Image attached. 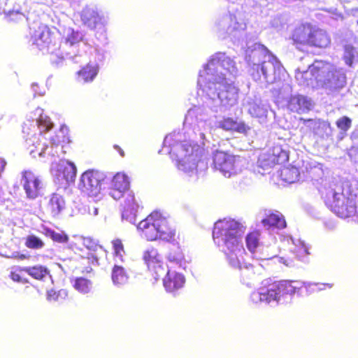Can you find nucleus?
<instances>
[{"instance_id":"1","label":"nucleus","mask_w":358,"mask_h":358,"mask_svg":"<svg viewBox=\"0 0 358 358\" xmlns=\"http://www.w3.org/2000/svg\"><path fill=\"white\" fill-rule=\"evenodd\" d=\"M219 36L229 37L231 42L245 51V60L248 71L255 81L275 83L273 90H278L279 98H286L292 92L289 82L281 83L285 69L275 56L263 45L255 41L252 35L246 31V23L240 12L228 13L222 16L216 22Z\"/></svg>"},{"instance_id":"2","label":"nucleus","mask_w":358,"mask_h":358,"mask_svg":"<svg viewBox=\"0 0 358 358\" xmlns=\"http://www.w3.org/2000/svg\"><path fill=\"white\" fill-rule=\"evenodd\" d=\"M183 132L174 131L166 135L159 153L169 154L176 161L180 171L192 176L199 168L206 169L201 160L202 146L209 141L210 127L208 115L203 106H194L188 110L184 120Z\"/></svg>"},{"instance_id":"3","label":"nucleus","mask_w":358,"mask_h":358,"mask_svg":"<svg viewBox=\"0 0 358 358\" xmlns=\"http://www.w3.org/2000/svg\"><path fill=\"white\" fill-rule=\"evenodd\" d=\"M238 72L234 59L220 52L214 54L199 71L197 84L213 112L225 113L238 103L239 90L232 80Z\"/></svg>"},{"instance_id":"4","label":"nucleus","mask_w":358,"mask_h":358,"mask_svg":"<svg viewBox=\"0 0 358 358\" xmlns=\"http://www.w3.org/2000/svg\"><path fill=\"white\" fill-rule=\"evenodd\" d=\"M31 40L43 54L50 55V62L57 66L62 64L65 59L73 63L85 60L87 47L82 32L67 28L64 31L63 40L59 42L51 34L49 28L43 24L34 23L30 27Z\"/></svg>"},{"instance_id":"5","label":"nucleus","mask_w":358,"mask_h":358,"mask_svg":"<svg viewBox=\"0 0 358 358\" xmlns=\"http://www.w3.org/2000/svg\"><path fill=\"white\" fill-rule=\"evenodd\" d=\"M245 227L234 219H223L215 223L213 238L215 244L224 253L231 267H239L245 255L243 236Z\"/></svg>"},{"instance_id":"6","label":"nucleus","mask_w":358,"mask_h":358,"mask_svg":"<svg viewBox=\"0 0 358 358\" xmlns=\"http://www.w3.org/2000/svg\"><path fill=\"white\" fill-rule=\"evenodd\" d=\"M316 282L297 280H280L269 283L268 280L253 291L250 296V301L254 304H268L275 306L285 303L291 299L295 293L302 292L304 288L308 294L316 292Z\"/></svg>"},{"instance_id":"7","label":"nucleus","mask_w":358,"mask_h":358,"mask_svg":"<svg viewBox=\"0 0 358 358\" xmlns=\"http://www.w3.org/2000/svg\"><path fill=\"white\" fill-rule=\"evenodd\" d=\"M34 113L33 123L37 127L40 131V136L45 141L42 143V139L38 136L34 135L31 138L26 140V144L29 150L30 155L33 157H36V155L41 157L46 155L51 157H59V152L62 151V147L59 145L61 142L57 135L52 136L50 135L48 140L46 137L43 136L42 133L46 134L47 131L52 128L53 123L50 117L43 114V110L37 108Z\"/></svg>"},{"instance_id":"8","label":"nucleus","mask_w":358,"mask_h":358,"mask_svg":"<svg viewBox=\"0 0 358 358\" xmlns=\"http://www.w3.org/2000/svg\"><path fill=\"white\" fill-rule=\"evenodd\" d=\"M325 205L341 218L358 217V189L336 187L323 193Z\"/></svg>"},{"instance_id":"9","label":"nucleus","mask_w":358,"mask_h":358,"mask_svg":"<svg viewBox=\"0 0 358 358\" xmlns=\"http://www.w3.org/2000/svg\"><path fill=\"white\" fill-rule=\"evenodd\" d=\"M141 235L148 241L160 239L166 241H174L176 229L173 228L167 218L159 211H154L137 225Z\"/></svg>"},{"instance_id":"10","label":"nucleus","mask_w":358,"mask_h":358,"mask_svg":"<svg viewBox=\"0 0 358 358\" xmlns=\"http://www.w3.org/2000/svg\"><path fill=\"white\" fill-rule=\"evenodd\" d=\"M346 85V70L324 62L321 77H319V87L324 90L327 95L337 97L341 95Z\"/></svg>"},{"instance_id":"11","label":"nucleus","mask_w":358,"mask_h":358,"mask_svg":"<svg viewBox=\"0 0 358 358\" xmlns=\"http://www.w3.org/2000/svg\"><path fill=\"white\" fill-rule=\"evenodd\" d=\"M213 160L214 168L226 178L241 173L246 162L244 157L219 150L213 152Z\"/></svg>"},{"instance_id":"12","label":"nucleus","mask_w":358,"mask_h":358,"mask_svg":"<svg viewBox=\"0 0 358 358\" xmlns=\"http://www.w3.org/2000/svg\"><path fill=\"white\" fill-rule=\"evenodd\" d=\"M87 47L84 49L81 47L80 50L86 51L87 57L83 62L87 59H89V62L78 72V80L84 83H90L94 80L99 71V63L105 59V51L103 50L91 47L87 43ZM79 64H81V62Z\"/></svg>"},{"instance_id":"13","label":"nucleus","mask_w":358,"mask_h":358,"mask_svg":"<svg viewBox=\"0 0 358 358\" xmlns=\"http://www.w3.org/2000/svg\"><path fill=\"white\" fill-rule=\"evenodd\" d=\"M303 180H310L317 188L324 199L323 193L328 189L341 187V185L332 182H327V178H324V171L321 164L311 162L307 164L305 166V171L302 169Z\"/></svg>"},{"instance_id":"14","label":"nucleus","mask_w":358,"mask_h":358,"mask_svg":"<svg viewBox=\"0 0 358 358\" xmlns=\"http://www.w3.org/2000/svg\"><path fill=\"white\" fill-rule=\"evenodd\" d=\"M108 180L109 179L104 178L101 173L88 170L82 174L78 188L90 197H97L101 192L102 185L107 183Z\"/></svg>"},{"instance_id":"15","label":"nucleus","mask_w":358,"mask_h":358,"mask_svg":"<svg viewBox=\"0 0 358 358\" xmlns=\"http://www.w3.org/2000/svg\"><path fill=\"white\" fill-rule=\"evenodd\" d=\"M20 185L29 200H34L43 194L45 185L42 178L31 171L22 172Z\"/></svg>"},{"instance_id":"16","label":"nucleus","mask_w":358,"mask_h":358,"mask_svg":"<svg viewBox=\"0 0 358 358\" xmlns=\"http://www.w3.org/2000/svg\"><path fill=\"white\" fill-rule=\"evenodd\" d=\"M83 23L91 29H97L100 32L99 37L102 38L103 42H106L107 20L101 15L97 10L92 8L87 7L83 9L81 15Z\"/></svg>"},{"instance_id":"17","label":"nucleus","mask_w":358,"mask_h":358,"mask_svg":"<svg viewBox=\"0 0 358 358\" xmlns=\"http://www.w3.org/2000/svg\"><path fill=\"white\" fill-rule=\"evenodd\" d=\"M243 106L252 117L258 118L259 121L265 120L269 109L267 102L262 101L259 95L254 93L245 96Z\"/></svg>"},{"instance_id":"18","label":"nucleus","mask_w":358,"mask_h":358,"mask_svg":"<svg viewBox=\"0 0 358 358\" xmlns=\"http://www.w3.org/2000/svg\"><path fill=\"white\" fill-rule=\"evenodd\" d=\"M324 62L323 61H315L309 66L306 71L298 70L295 74L296 80L300 85L307 86L313 85L315 81L319 86V77H321Z\"/></svg>"},{"instance_id":"19","label":"nucleus","mask_w":358,"mask_h":358,"mask_svg":"<svg viewBox=\"0 0 358 358\" xmlns=\"http://www.w3.org/2000/svg\"><path fill=\"white\" fill-rule=\"evenodd\" d=\"M129 181L128 177L124 174L118 173L113 176L110 182L109 195L115 200H118L123 196L124 194H133L129 190Z\"/></svg>"},{"instance_id":"20","label":"nucleus","mask_w":358,"mask_h":358,"mask_svg":"<svg viewBox=\"0 0 358 358\" xmlns=\"http://www.w3.org/2000/svg\"><path fill=\"white\" fill-rule=\"evenodd\" d=\"M217 127L224 131L236 132L241 134L248 135L251 130L250 126L238 118L224 117L217 121Z\"/></svg>"},{"instance_id":"21","label":"nucleus","mask_w":358,"mask_h":358,"mask_svg":"<svg viewBox=\"0 0 358 358\" xmlns=\"http://www.w3.org/2000/svg\"><path fill=\"white\" fill-rule=\"evenodd\" d=\"M313 101L311 99L303 95L292 96L288 102V108L297 113H304L313 108Z\"/></svg>"},{"instance_id":"22","label":"nucleus","mask_w":358,"mask_h":358,"mask_svg":"<svg viewBox=\"0 0 358 358\" xmlns=\"http://www.w3.org/2000/svg\"><path fill=\"white\" fill-rule=\"evenodd\" d=\"M330 43V36L326 31L311 27L308 45L325 48L329 45Z\"/></svg>"},{"instance_id":"23","label":"nucleus","mask_w":358,"mask_h":358,"mask_svg":"<svg viewBox=\"0 0 358 358\" xmlns=\"http://www.w3.org/2000/svg\"><path fill=\"white\" fill-rule=\"evenodd\" d=\"M185 279L183 275L176 271H168L163 278V284L166 290L169 292H174L182 288Z\"/></svg>"},{"instance_id":"24","label":"nucleus","mask_w":358,"mask_h":358,"mask_svg":"<svg viewBox=\"0 0 358 358\" xmlns=\"http://www.w3.org/2000/svg\"><path fill=\"white\" fill-rule=\"evenodd\" d=\"M138 204L135 200L134 194L129 193L125 199L122 217L131 224H135Z\"/></svg>"},{"instance_id":"25","label":"nucleus","mask_w":358,"mask_h":358,"mask_svg":"<svg viewBox=\"0 0 358 358\" xmlns=\"http://www.w3.org/2000/svg\"><path fill=\"white\" fill-rule=\"evenodd\" d=\"M264 227L270 232H274L286 227V222L283 215L279 212L271 213L262 220Z\"/></svg>"},{"instance_id":"26","label":"nucleus","mask_w":358,"mask_h":358,"mask_svg":"<svg viewBox=\"0 0 358 358\" xmlns=\"http://www.w3.org/2000/svg\"><path fill=\"white\" fill-rule=\"evenodd\" d=\"M283 240L286 241L288 243L291 242L293 244L294 248L292 250L300 261L303 262L308 261L309 248L303 241L299 238H293L292 236L284 237Z\"/></svg>"},{"instance_id":"27","label":"nucleus","mask_w":358,"mask_h":358,"mask_svg":"<svg viewBox=\"0 0 358 358\" xmlns=\"http://www.w3.org/2000/svg\"><path fill=\"white\" fill-rule=\"evenodd\" d=\"M122 263L115 262L112 269L111 278L114 285L121 287L128 282L129 275L124 268Z\"/></svg>"},{"instance_id":"28","label":"nucleus","mask_w":358,"mask_h":358,"mask_svg":"<svg viewBox=\"0 0 358 358\" xmlns=\"http://www.w3.org/2000/svg\"><path fill=\"white\" fill-rule=\"evenodd\" d=\"M244 257L245 255L243 257V262L241 264V266L233 268H238L241 271V275L243 283L248 286H250L252 285V281L255 280L256 275L254 266L251 264L246 263Z\"/></svg>"},{"instance_id":"29","label":"nucleus","mask_w":358,"mask_h":358,"mask_svg":"<svg viewBox=\"0 0 358 358\" xmlns=\"http://www.w3.org/2000/svg\"><path fill=\"white\" fill-rule=\"evenodd\" d=\"M311 27L300 25L293 31L292 39L295 44L308 45Z\"/></svg>"},{"instance_id":"30","label":"nucleus","mask_w":358,"mask_h":358,"mask_svg":"<svg viewBox=\"0 0 358 358\" xmlns=\"http://www.w3.org/2000/svg\"><path fill=\"white\" fill-rule=\"evenodd\" d=\"M24 271L36 280H45L46 278H51L48 269L41 265L25 267Z\"/></svg>"},{"instance_id":"31","label":"nucleus","mask_w":358,"mask_h":358,"mask_svg":"<svg viewBox=\"0 0 358 358\" xmlns=\"http://www.w3.org/2000/svg\"><path fill=\"white\" fill-rule=\"evenodd\" d=\"M65 201L63 197L58 194H53L49 201L48 208L53 216L58 215L64 208Z\"/></svg>"},{"instance_id":"32","label":"nucleus","mask_w":358,"mask_h":358,"mask_svg":"<svg viewBox=\"0 0 358 358\" xmlns=\"http://www.w3.org/2000/svg\"><path fill=\"white\" fill-rule=\"evenodd\" d=\"M343 59L345 64L352 67L353 64L358 61V52L352 45H345L343 48Z\"/></svg>"},{"instance_id":"33","label":"nucleus","mask_w":358,"mask_h":358,"mask_svg":"<svg viewBox=\"0 0 358 358\" xmlns=\"http://www.w3.org/2000/svg\"><path fill=\"white\" fill-rule=\"evenodd\" d=\"M283 180L289 183H294L299 180H303L302 171L300 172L296 167L285 169L282 171Z\"/></svg>"},{"instance_id":"34","label":"nucleus","mask_w":358,"mask_h":358,"mask_svg":"<svg viewBox=\"0 0 358 358\" xmlns=\"http://www.w3.org/2000/svg\"><path fill=\"white\" fill-rule=\"evenodd\" d=\"M167 259L171 264L178 266L180 268H185L186 262L184 258L181 250L177 248L176 250H171L168 256Z\"/></svg>"},{"instance_id":"35","label":"nucleus","mask_w":358,"mask_h":358,"mask_svg":"<svg viewBox=\"0 0 358 358\" xmlns=\"http://www.w3.org/2000/svg\"><path fill=\"white\" fill-rule=\"evenodd\" d=\"M143 260L145 261V263L147 264V266L149 268L150 267L153 266L154 264H157L158 262L162 260V257L159 255L158 251L155 248H150L144 252Z\"/></svg>"},{"instance_id":"36","label":"nucleus","mask_w":358,"mask_h":358,"mask_svg":"<svg viewBox=\"0 0 358 358\" xmlns=\"http://www.w3.org/2000/svg\"><path fill=\"white\" fill-rule=\"evenodd\" d=\"M112 245L114 251V262L117 263H124L125 252L122 241L119 238L115 239L112 241Z\"/></svg>"},{"instance_id":"37","label":"nucleus","mask_w":358,"mask_h":358,"mask_svg":"<svg viewBox=\"0 0 358 358\" xmlns=\"http://www.w3.org/2000/svg\"><path fill=\"white\" fill-rule=\"evenodd\" d=\"M150 271L152 273L153 278L157 280L160 278H164L166 275L168 271H170L168 268V266L164 264L162 260H160L148 268Z\"/></svg>"},{"instance_id":"38","label":"nucleus","mask_w":358,"mask_h":358,"mask_svg":"<svg viewBox=\"0 0 358 358\" xmlns=\"http://www.w3.org/2000/svg\"><path fill=\"white\" fill-rule=\"evenodd\" d=\"M43 233L48 237H50L53 241L65 243L68 241V236L63 231L57 232L52 229L48 227H43Z\"/></svg>"},{"instance_id":"39","label":"nucleus","mask_w":358,"mask_h":358,"mask_svg":"<svg viewBox=\"0 0 358 358\" xmlns=\"http://www.w3.org/2000/svg\"><path fill=\"white\" fill-rule=\"evenodd\" d=\"M259 234L258 231H253L245 237L246 246L248 250L254 255L259 244Z\"/></svg>"},{"instance_id":"40","label":"nucleus","mask_w":358,"mask_h":358,"mask_svg":"<svg viewBox=\"0 0 358 358\" xmlns=\"http://www.w3.org/2000/svg\"><path fill=\"white\" fill-rule=\"evenodd\" d=\"M73 287L79 292L83 294L88 293L92 287L91 282L85 278H77L73 281Z\"/></svg>"},{"instance_id":"41","label":"nucleus","mask_w":358,"mask_h":358,"mask_svg":"<svg viewBox=\"0 0 358 358\" xmlns=\"http://www.w3.org/2000/svg\"><path fill=\"white\" fill-rule=\"evenodd\" d=\"M24 245L28 248L34 250H40L45 246L44 242L34 234L29 235L26 237Z\"/></svg>"},{"instance_id":"42","label":"nucleus","mask_w":358,"mask_h":358,"mask_svg":"<svg viewBox=\"0 0 358 358\" xmlns=\"http://www.w3.org/2000/svg\"><path fill=\"white\" fill-rule=\"evenodd\" d=\"M64 166L63 176L67 182L72 181L74 180L76 174V167L74 164L66 161V165H62Z\"/></svg>"},{"instance_id":"43","label":"nucleus","mask_w":358,"mask_h":358,"mask_svg":"<svg viewBox=\"0 0 358 358\" xmlns=\"http://www.w3.org/2000/svg\"><path fill=\"white\" fill-rule=\"evenodd\" d=\"M68 293L66 289H60L59 291H55L53 289H50L47 292V300L48 301H59L66 299Z\"/></svg>"},{"instance_id":"44","label":"nucleus","mask_w":358,"mask_h":358,"mask_svg":"<svg viewBox=\"0 0 358 358\" xmlns=\"http://www.w3.org/2000/svg\"><path fill=\"white\" fill-rule=\"evenodd\" d=\"M273 155L275 157L273 161L277 164H283L288 160L287 153L280 148L274 149Z\"/></svg>"},{"instance_id":"45","label":"nucleus","mask_w":358,"mask_h":358,"mask_svg":"<svg viewBox=\"0 0 358 358\" xmlns=\"http://www.w3.org/2000/svg\"><path fill=\"white\" fill-rule=\"evenodd\" d=\"M336 124L341 131L345 133L351 127L352 120L350 117L343 116L336 121Z\"/></svg>"},{"instance_id":"46","label":"nucleus","mask_w":358,"mask_h":358,"mask_svg":"<svg viewBox=\"0 0 358 358\" xmlns=\"http://www.w3.org/2000/svg\"><path fill=\"white\" fill-rule=\"evenodd\" d=\"M84 246L91 251L96 252L99 249L101 250V246L98 245L94 240L91 238H83Z\"/></svg>"},{"instance_id":"47","label":"nucleus","mask_w":358,"mask_h":358,"mask_svg":"<svg viewBox=\"0 0 358 358\" xmlns=\"http://www.w3.org/2000/svg\"><path fill=\"white\" fill-rule=\"evenodd\" d=\"M38 85L37 83H33L31 85V90L34 92V96L36 95L43 96L44 94V92L38 91Z\"/></svg>"},{"instance_id":"48","label":"nucleus","mask_w":358,"mask_h":358,"mask_svg":"<svg viewBox=\"0 0 358 358\" xmlns=\"http://www.w3.org/2000/svg\"><path fill=\"white\" fill-rule=\"evenodd\" d=\"M317 286L316 288V292L324 290V289H325V288L327 287L329 288H331L333 286L332 284H329V283H327V284L317 283Z\"/></svg>"},{"instance_id":"49","label":"nucleus","mask_w":358,"mask_h":358,"mask_svg":"<svg viewBox=\"0 0 358 358\" xmlns=\"http://www.w3.org/2000/svg\"><path fill=\"white\" fill-rule=\"evenodd\" d=\"M329 11L331 13L333 18L336 20H338V18H342L341 14L338 13L336 9L331 8Z\"/></svg>"},{"instance_id":"50","label":"nucleus","mask_w":358,"mask_h":358,"mask_svg":"<svg viewBox=\"0 0 358 358\" xmlns=\"http://www.w3.org/2000/svg\"><path fill=\"white\" fill-rule=\"evenodd\" d=\"M6 166V162L0 157V177L1 176L2 173L4 171V169Z\"/></svg>"},{"instance_id":"51","label":"nucleus","mask_w":358,"mask_h":358,"mask_svg":"<svg viewBox=\"0 0 358 358\" xmlns=\"http://www.w3.org/2000/svg\"><path fill=\"white\" fill-rule=\"evenodd\" d=\"M10 276L13 281H15V282H21L22 281L21 276L17 273H11Z\"/></svg>"},{"instance_id":"52","label":"nucleus","mask_w":358,"mask_h":358,"mask_svg":"<svg viewBox=\"0 0 358 358\" xmlns=\"http://www.w3.org/2000/svg\"><path fill=\"white\" fill-rule=\"evenodd\" d=\"M114 148H115V150H117L119 152L120 155L122 157H124V151L120 148V146H118V145H114Z\"/></svg>"},{"instance_id":"53","label":"nucleus","mask_w":358,"mask_h":358,"mask_svg":"<svg viewBox=\"0 0 358 358\" xmlns=\"http://www.w3.org/2000/svg\"><path fill=\"white\" fill-rule=\"evenodd\" d=\"M280 262L283 263L284 264H285L287 266L290 265L289 262H288V261L283 257L280 258Z\"/></svg>"},{"instance_id":"54","label":"nucleus","mask_w":358,"mask_h":358,"mask_svg":"<svg viewBox=\"0 0 358 358\" xmlns=\"http://www.w3.org/2000/svg\"><path fill=\"white\" fill-rule=\"evenodd\" d=\"M97 214H98V209L97 208H94V215H96Z\"/></svg>"},{"instance_id":"55","label":"nucleus","mask_w":358,"mask_h":358,"mask_svg":"<svg viewBox=\"0 0 358 358\" xmlns=\"http://www.w3.org/2000/svg\"><path fill=\"white\" fill-rule=\"evenodd\" d=\"M20 259H26V255H21L20 256Z\"/></svg>"},{"instance_id":"56","label":"nucleus","mask_w":358,"mask_h":358,"mask_svg":"<svg viewBox=\"0 0 358 358\" xmlns=\"http://www.w3.org/2000/svg\"><path fill=\"white\" fill-rule=\"evenodd\" d=\"M13 13H14V12H13H13H10V13H9L10 16H11Z\"/></svg>"},{"instance_id":"57","label":"nucleus","mask_w":358,"mask_h":358,"mask_svg":"<svg viewBox=\"0 0 358 358\" xmlns=\"http://www.w3.org/2000/svg\"><path fill=\"white\" fill-rule=\"evenodd\" d=\"M357 24H358V20H357Z\"/></svg>"}]
</instances>
